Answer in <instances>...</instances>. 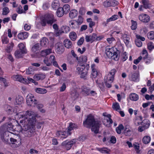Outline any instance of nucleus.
<instances>
[{
  "mask_svg": "<svg viewBox=\"0 0 154 154\" xmlns=\"http://www.w3.org/2000/svg\"><path fill=\"white\" fill-rule=\"evenodd\" d=\"M116 72V69H113L110 71L108 74L104 77V80L105 85L108 88H109L111 87V84L113 82Z\"/></svg>",
  "mask_w": 154,
  "mask_h": 154,
  "instance_id": "4",
  "label": "nucleus"
},
{
  "mask_svg": "<svg viewBox=\"0 0 154 154\" xmlns=\"http://www.w3.org/2000/svg\"><path fill=\"white\" fill-rule=\"evenodd\" d=\"M77 127V125L75 124L70 123L66 131H58L56 133V135L61 138H65L69 135H70L72 133V131L76 128Z\"/></svg>",
  "mask_w": 154,
  "mask_h": 154,
  "instance_id": "3",
  "label": "nucleus"
},
{
  "mask_svg": "<svg viewBox=\"0 0 154 154\" xmlns=\"http://www.w3.org/2000/svg\"><path fill=\"white\" fill-rule=\"evenodd\" d=\"M130 100L132 101H136L139 98L138 95L135 93H132L129 95Z\"/></svg>",
  "mask_w": 154,
  "mask_h": 154,
  "instance_id": "31",
  "label": "nucleus"
},
{
  "mask_svg": "<svg viewBox=\"0 0 154 154\" xmlns=\"http://www.w3.org/2000/svg\"><path fill=\"white\" fill-rule=\"evenodd\" d=\"M46 77L45 74L40 73L35 74L33 77L34 79L36 81L42 80L44 79Z\"/></svg>",
  "mask_w": 154,
  "mask_h": 154,
  "instance_id": "19",
  "label": "nucleus"
},
{
  "mask_svg": "<svg viewBox=\"0 0 154 154\" xmlns=\"http://www.w3.org/2000/svg\"><path fill=\"white\" fill-rule=\"evenodd\" d=\"M107 117H104L103 122L104 125L107 127H109L111 126V125L113 123V121L111 119V115H108Z\"/></svg>",
  "mask_w": 154,
  "mask_h": 154,
  "instance_id": "9",
  "label": "nucleus"
},
{
  "mask_svg": "<svg viewBox=\"0 0 154 154\" xmlns=\"http://www.w3.org/2000/svg\"><path fill=\"white\" fill-rule=\"evenodd\" d=\"M2 41L3 44H7L9 42V39L7 36L3 35L1 37Z\"/></svg>",
  "mask_w": 154,
  "mask_h": 154,
  "instance_id": "47",
  "label": "nucleus"
},
{
  "mask_svg": "<svg viewBox=\"0 0 154 154\" xmlns=\"http://www.w3.org/2000/svg\"><path fill=\"white\" fill-rule=\"evenodd\" d=\"M91 74L94 78H95L98 74L97 66L95 64H93L91 65Z\"/></svg>",
  "mask_w": 154,
  "mask_h": 154,
  "instance_id": "15",
  "label": "nucleus"
},
{
  "mask_svg": "<svg viewBox=\"0 0 154 154\" xmlns=\"http://www.w3.org/2000/svg\"><path fill=\"white\" fill-rule=\"evenodd\" d=\"M143 59L144 60L146 63L147 64H149L153 60V58L152 57L148 56H143Z\"/></svg>",
  "mask_w": 154,
  "mask_h": 154,
  "instance_id": "29",
  "label": "nucleus"
},
{
  "mask_svg": "<svg viewBox=\"0 0 154 154\" xmlns=\"http://www.w3.org/2000/svg\"><path fill=\"white\" fill-rule=\"evenodd\" d=\"M69 17L72 19L74 18L77 16L78 11L75 9L71 10L69 13Z\"/></svg>",
  "mask_w": 154,
  "mask_h": 154,
  "instance_id": "28",
  "label": "nucleus"
},
{
  "mask_svg": "<svg viewBox=\"0 0 154 154\" xmlns=\"http://www.w3.org/2000/svg\"><path fill=\"white\" fill-rule=\"evenodd\" d=\"M112 108L116 111L119 112L121 109L119 104L118 103H113Z\"/></svg>",
  "mask_w": 154,
  "mask_h": 154,
  "instance_id": "40",
  "label": "nucleus"
},
{
  "mask_svg": "<svg viewBox=\"0 0 154 154\" xmlns=\"http://www.w3.org/2000/svg\"><path fill=\"white\" fill-rule=\"evenodd\" d=\"M135 44L136 45L139 47H141L142 45L141 42L138 40H137L135 41Z\"/></svg>",
  "mask_w": 154,
  "mask_h": 154,
  "instance_id": "64",
  "label": "nucleus"
},
{
  "mask_svg": "<svg viewBox=\"0 0 154 154\" xmlns=\"http://www.w3.org/2000/svg\"><path fill=\"white\" fill-rule=\"evenodd\" d=\"M129 77L130 80L134 82H138L139 80V74L136 72L131 73Z\"/></svg>",
  "mask_w": 154,
  "mask_h": 154,
  "instance_id": "13",
  "label": "nucleus"
},
{
  "mask_svg": "<svg viewBox=\"0 0 154 154\" xmlns=\"http://www.w3.org/2000/svg\"><path fill=\"white\" fill-rule=\"evenodd\" d=\"M77 140L74 139L70 141L66 140L63 142L62 143V145L64 146L67 150H69L71 149L72 146L75 144L77 142Z\"/></svg>",
  "mask_w": 154,
  "mask_h": 154,
  "instance_id": "8",
  "label": "nucleus"
},
{
  "mask_svg": "<svg viewBox=\"0 0 154 154\" xmlns=\"http://www.w3.org/2000/svg\"><path fill=\"white\" fill-rule=\"evenodd\" d=\"M134 147L136 151V152L139 153L140 152V146H139V144L137 143H135L133 144Z\"/></svg>",
  "mask_w": 154,
  "mask_h": 154,
  "instance_id": "53",
  "label": "nucleus"
},
{
  "mask_svg": "<svg viewBox=\"0 0 154 154\" xmlns=\"http://www.w3.org/2000/svg\"><path fill=\"white\" fill-rule=\"evenodd\" d=\"M75 21L77 22L78 24L81 25L83 21V18L82 16L79 15L78 19L77 20H75Z\"/></svg>",
  "mask_w": 154,
  "mask_h": 154,
  "instance_id": "56",
  "label": "nucleus"
},
{
  "mask_svg": "<svg viewBox=\"0 0 154 154\" xmlns=\"http://www.w3.org/2000/svg\"><path fill=\"white\" fill-rule=\"evenodd\" d=\"M140 123H141V125L147 128H148L150 125V122L147 119H145L142 122H140ZM137 123L138 125H139L140 122H138Z\"/></svg>",
  "mask_w": 154,
  "mask_h": 154,
  "instance_id": "25",
  "label": "nucleus"
},
{
  "mask_svg": "<svg viewBox=\"0 0 154 154\" xmlns=\"http://www.w3.org/2000/svg\"><path fill=\"white\" fill-rule=\"evenodd\" d=\"M124 38L123 39L126 45H128L129 42V39L130 38L129 37H127V35L126 34L124 35Z\"/></svg>",
  "mask_w": 154,
  "mask_h": 154,
  "instance_id": "54",
  "label": "nucleus"
},
{
  "mask_svg": "<svg viewBox=\"0 0 154 154\" xmlns=\"http://www.w3.org/2000/svg\"><path fill=\"white\" fill-rule=\"evenodd\" d=\"M139 20L143 23H148L150 20V17L147 15L142 14L139 16Z\"/></svg>",
  "mask_w": 154,
  "mask_h": 154,
  "instance_id": "12",
  "label": "nucleus"
},
{
  "mask_svg": "<svg viewBox=\"0 0 154 154\" xmlns=\"http://www.w3.org/2000/svg\"><path fill=\"white\" fill-rule=\"evenodd\" d=\"M56 21L54 15L52 14H48L42 19L41 24L42 26H45L46 24L51 25Z\"/></svg>",
  "mask_w": 154,
  "mask_h": 154,
  "instance_id": "6",
  "label": "nucleus"
},
{
  "mask_svg": "<svg viewBox=\"0 0 154 154\" xmlns=\"http://www.w3.org/2000/svg\"><path fill=\"white\" fill-rule=\"evenodd\" d=\"M62 9L64 12V14H67L70 10V7L68 4H66L63 6Z\"/></svg>",
  "mask_w": 154,
  "mask_h": 154,
  "instance_id": "38",
  "label": "nucleus"
},
{
  "mask_svg": "<svg viewBox=\"0 0 154 154\" xmlns=\"http://www.w3.org/2000/svg\"><path fill=\"white\" fill-rule=\"evenodd\" d=\"M119 51L118 50L116 51L113 52V53L112 55V56L110 58L114 60L115 61L118 60L119 58Z\"/></svg>",
  "mask_w": 154,
  "mask_h": 154,
  "instance_id": "27",
  "label": "nucleus"
},
{
  "mask_svg": "<svg viewBox=\"0 0 154 154\" xmlns=\"http://www.w3.org/2000/svg\"><path fill=\"white\" fill-rule=\"evenodd\" d=\"M83 125L87 128L91 127V131L95 134L98 133L99 128L102 126L101 122L95 121L94 116L91 114L87 116V119L83 122Z\"/></svg>",
  "mask_w": 154,
  "mask_h": 154,
  "instance_id": "2",
  "label": "nucleus"
},
{
  "mask_svg": "<svg viewBox=\"0 0 154 154\" xmlns=\"http://www.w3.org/2000/svg\"><path fill=\"white\" fill-rule=\"evenodd\" d=\"M147 37L149 39L151 40L154 39V32L151 31L147 34Z\"/></svg>",
  "mask_w": 154,
  "mask_h": 154,
  "instance_id": "51",
  "label": "nucleus"
},
{
  "mask_svg": "<svg viewBox=\"0 0 154 154\" xmlns=\"http://www.w3.org/2000/svg\"><path fill=\"white\" fill-rule=\"evenodd\" d=\"M148 49L150 50H152L154 49V44L152 42H150L148 44Z\"/></svg>",
  "mask_w": 154,
  "mask_h": 154,
  "instance_id": "59",
  "label": "nucleus"
},
{
  "mask_svg": "<svg viewBox=\"0 0 154 154\" xmlns=\"http://www.w3.org/2000/svg\"><path fill=\"white\" fill-rule=\"evenodd\" d=\"M14 46V44L12 42H11L8 44V46L6 49V51L8 53L10 52L13 50Z\"/></svg>",
  "mask_w": 154,
  "mask_h": 154,
  "instance_id": "42",
  "label": "nucleus"
},
{
  "mask_svg": "<svg viewBox=\"0 0 154 154\" xmlns=\"http://www.w3.org/2000/svg\"><path fill=\"white\" fill-rule=\"evenodd\" d=\"M124 127L122 124H120L116 128V131L118 134H120L121 133V131L123 130Z\"/></svg>",
  "mask_w": 154,
  "mask_h": 154,
  "instance_id": "46",
  "label": "nucleus"
},
{
  "mask_svg": "<svg viewBox=\"0 0 154 154\" xmlns=\"http://www.w3.org/2000/svg\"><path fill=\"white\" fill-rule=\"evenodd\" d=\"M51 49L45 50L41 51V55L42 56L45 57L51 53Z\"/></svg>",
  "mask_w": 154,
  "mask_h": 154,
  "instance_id": "33",
  "label": "nucleus"
},
{
  "mask_svg": "<svg viewBox=\"0 0 154 154\" xmlns=\"http://www.w3.org/2000/svg\"><path fill=\"white\" fill-rule=\"evenodd\" d=\"M56 51L59 54H61L64 51V48L62 43L57 42L56 45Z\"/></svg>",
  "mask_w": 154,
  "mask_h": 154,
  "instance_id": "14",
  "label": "nucleus"
},
{
  "mask_svg": "<svg viewBox=\"0 0 154 154\" xmlns=\"http://www.w3.org/2000/svg\"><path fill=\"white\" fill-rule=\"evenodd\" d=\"M114 48L111 47L110 48L109 47L107 46L106 48V53L107 57L110 58L112 56V55L114 51Z\"/></svg>",
  "mask_w": 154,
  "mask_h": 154,
  "instance_id": "16",
  "label": "nucleus"
},
{
  "mask_svg": "<svg viewBox=\"0 0 154 154\" xmlns=\"http://www.w3.org/2000/svg\"><path fill=\"white\" fill-rule=\"evenodd\" d=\"M26 53L25 52V51L23 50L21 51L19 49L16 50L14 52V55L15 57L17 58H19L22 57L24 54Z\"/></svg>",
  "mask_w": 154,
  "mask_h": 154,
  "instance_id": "17",
  "label": "nucleus"
},
{
  "mask_svg": "<svg viewBox=\"0 0 154 154\" xmlns=\"http://www.w3.org/2000/svg\"><path fill=\"white\" fill-rule=\"evenodd\" d=\"M70 94L71 98L73 100H76L79 96L77 91L74 89H72L71 91Z\"/></svg>",
  "mask_w": 154,
  "mask_h": 154,
  "instance_id": "21",
  "label": "nucleus"
},
{
  "mask_svg": "<svg viewBox=\"0 0 154 154\" xmlns=\"http://www.w3.org/2000/svg\"><path fill=\"white\" fill-rule=\"evenodd\" d=\"M31 26L29 24L26 23L24 26V29L26 31H28L30 29Z\"/></svg>",
  "mask_w": 154,
  "mask_h": 154,
  "instance_id": "63",
  "label": "nucleus"
},
{
  "mask_svg": "<svg viewBox=\"0 0 154 154\" xmlns=\"http://www.w3.org/2000/svg\"><path fill=\"white\" fill-rule=\"evenodd\" d=\"M132 25L131 28L132 29L134 30L136 29L137 28V24L136 21L133 20H131Z\"/></svg>",
  "mask_w": 154,
  "mask_h": 154,
  "instance_id": "48",
  "label": "nucleus"
},
{
  "mask_svg": "<svg viewBox=\"0 0 154 154\" xmlns=\"http://www.w3.org/2000/svg\"><path fill=\"white\" fill-rule=\"evenodd\" d=\"M97 149L102 153L109 154L110 152L109 149L105 147L98 148H97Z\"/></svg>",
  "mask_w": 154,
  "mask_h": 154,
  "instance_id": "30",
  "label": "nucleus"
},
{
  "mask_svg": "<svg viewBox=\"0 0 154 154\" xmlns=\"http://www.w3.org/2000/svg\"><path fill=\"white\" fill-rule=\"evenodd\" d=\"M28 36V33L27 32H24L19 33L17 37L19 39L23 40L27 38Z\"/></svg>",
  "mask_w": 154,
  "mask_h": 154,
  "instance_id": "20",
  "label": "nucleus"
},
{
  "mask_svg": "<svg viewBox=\"0 0 154 154\" xmlns=\"http://www.w3.org/2000/svg\"><path fill=\"white\" fill-rule=\"evenodd\" d=\"M96 34L93 33L91 35H86L85 36V40L87 42H88L90 41L93 42L96 40Z\"/></svg>",
  "mask_w": 154,
  "mask_h": 154,
  "instance_id": "18",
  "label": "nucleus"
},
{
  "mask_svg": "<svg viewBox=\"0 0 154 154\" xmlns=\"http://www.w3.org/2000/svg\"><path fill=\"white\" fill-rule=\"evenodd\" d=\"M80 75V78H81L83 79H87V77L88 75V72L87 71H84L82 72H81L80 74H79Z\"/></svg>",
  "mask_w": 154,
  "mask_h": 154,
  "instance_id": "50",
  "label": "nucleus"
},
{
  "mask_svg": "<svg viewBox=\"0 0 154 154\" xmlns=\"http://www.w3.org/2000/svg\"><path fill=\"white\" fill-rule=\"evenodd\" d=\"M118 18V16L117 15H114L106 20L107 23L109 22L115 20L117 19Z\"/></svg>",
  "mask_w": 154,
  "mask_h": 154,
  "instance_id": "44",
  "label": "nucleus"
},
{
  "mask_svg": "<svg viewBox=\"0 0 154 154\" xmlns=\"http://www.w3.org/2000/svg\"><path fill=\"white\" fill-rule=\"evenodd\" d=\"M23 103V98L21 96L18 95L16 98L15 103L18 105H20Z\"/></svg>",
  "mask_w": 154,
  "mask_h": 154,
  "instance_id": "32",
  "label": "nucleus"
},
{
  "mask_svg": "<svg viewBox=\"0 0 154 154\" xmlns=\"http://www.w3.org/2000/svg\"><path fill=\"white\" fill-rule=\"evenodd\" d=\"M85 68V66L84 64H82L81 65H78L77 67V70L79 73V74H80L81 72L83 71Z\"/></svg>",
  "mask_w": 154,
  "mask_h": 154,
  "instance_id": "41",
  "label": "nucleus"
},
{
  "mask_svg": "<svg viewBox=\"0 0 154 154\" xmlns=\"http://www.w3.org/2000/svg\"><path fill=\"white\" fill-rule=\"evenodd\" d=\"M143 7L145 9H147L151 7V5L148 0H142Z\"/></svg>",
  "mask_w": 154,
  "mask_h": 154,
  "instance_id": "23",
  "label": "nucleus"
},
{
  "mask_svg": "<svg viewBox=\"0 0 154 154\" xmlns=\"http://www.w3.org/2000/svg\"><path fill=\"white\" fill-rule=\"evenodd\" d=\"M51 6L54 9L56 10L60 6V3L58 1H55L53 2L51 4Z\"/></svg>",
  "mask_w": 154,
  "mask_h": 154,
  "instance_id": "35",
  "label": "nucleus"
},
{
  "mask_svg": "<svg viewBox=\"0 0 154 154\" xmlns=\"http://www.w3.org/2000/svg\"><path fill=\"white\" fill-rule=\"evenodd\" d=\"M63 43L65 46L68 48H71L72 45V43L71 41L70 40L67 39L64 40Z\"/></svg>",
  "mask_w": 154,
  "mask_h": 154,
  "instance_id": "26",
  "label": "nucleus"
},
{
  "mask_svg": "<svg viewBox=\"0 0 154 154\" xmlns=\"http://www.w3.org/2000/svg\"><path fill=\"white\" fill-rule=\"evenodd\" d=\"M132 130L131 129H128V130H125L124 134L127 136H130L132 133Z\"/></svg>",
  "mask_w": 154,
  "mask_h": 154,
  "instance_id": "52",
  "label": "nucleus"
},
{
  "mask_svg": "<svg viewBox=\"0 0 154 154\" xmlns=\"http://www.w3.org/2000/svg\"><path fill=\"white\" fill-rule=\"evenodd\" d=\"M122 60L124 61H125L128 58V56L126 52H124L122 55Z\"/></svg>",
  "mask_w": 154,
  "mask_h": 154,
  "instance_id": "60",
  "label": "nucleus"
},
{
  "mask_svg": "<svg viewBox=\"0 0 154 154\" xmlns=\"http://www.w3.org/2000/svg\"><path fill=\"white\" fill-rule=\"evenodd\" d=\"M69 25L71 28L73 29H75L77 27L74 21H72L69 22Z\"/></svg>",
  "mask_w": 154,
  "mask_h": 154,
  "instance_id": "61",
  "label": "nucleus"
},
{
  "mask_svg": "<svg viewBox=\"0 0 154 154\" xmlns=\"http://www.w3.org/2000/svg\"><path fill=\"white\" fill-rule=\"evenodd\" d=\"M63 32L67 33L70 31V28L67 26H63L62 27Z\"/></svg>",
  "mask_w": 154,
  "mask_h": 154,
  "instance_id": "58",
  "label": "nucleus"
},
{
  "mask_svg": "<svg viewBox=\"0 0 154 154\" xmlns=\"http://www.w3.org/2000/svg\"><path fill=\"white\" fill-rule=\"evenodd\" d=\"M53 28L56 30V34L57 35H60V32L58 31V26L57 24H54L53 26Z\"/></svg>",
  "mask_w": 154,
  "mask_h": 154,
  "instance_id": "57",
  "label": "nucleus"
},
{
  "mask_svg": "<svg viewBox=\"0 0 154 154\" xmlns=\"http://www.w3.org/2000/svg\"><path fill=\"white\" fill-rule=\"evenodd\" d=\"M64 14L63 11V10L62 7L59 8L57 11V15L59 17H62Z\"/></svg>",
  "mask_w": 154,
  "mask_h": 154,
  "instance_id": "36",
  "label": "nucleus"
},
{
  "mask_svg": "<svg viewBox=\"0 0 154 154\" xmlns=\"http://www.w3.org/2000/svg\"><path fill=\"white\" fill-rule=\"evenodd\" d=\"M18 130H16L14 128V126L12 124V123H6L1 126V128L4 131H7L10 133L14 134L11 131H16L17 132H20L22 131V128L21 126L20 125H18L17 126Z\"/></svg>",
  "mask_w": 154,
  "mask_h": 154,
  "instance_id": "5",
  "label": "nucleus"
},
{
  "mask_svg": "<svg viewBox=\"0 0 154 154\" xmlns=\"http://www.w3.org/2000/svg\"><path fill=\"white\" fill-rule=\"evenodd\" d=\"M10 12L8 8L7 7H5L3 9L2 14L4 15H7Z\"/></svg>",
  "mask_w": 154,
  "mask_h": 154,
  "instance_id": "55",
  "label": "nucleus"
},
{
  "mask_svg": "<svg viewBox=\"0 0 154 154\" xmlns=\"http://www.w3.org/2000/svg\"><path fill=\"white\" fill-rule=\"evenodd\" d=\"M12 78L14 81H19L24 83H26V79L23 78L21 75H14L12 76Z\"/></svg>",
  "mask_w": 154,
  "mask_h": 154,
  "instance_id": "11",
  "label": "nucleus"
},
{
  "mask_svg": "<svg viewBox=\"0 0 154 154\" xmlns=\"http://www.w3.org/2000/svg\"><path fill=\"white\" fill-rule=\"evenodd\" d=\"M82 93L84 95L87 96L90 94V89L85 86H84L82 87Z\"/></svg>",
  "mask_w": 154,
  "mask_h": 154,
  "instance_id": "24",
  "label": "nucleus"
},
{
  "mask_svg": "<svg viewBox=\"0 0 154 154\" xmlns=\"http://www.w3.org/2000/svg\"><path fill=\"white\" fill-rule=\"evenodd\" d=\"M39 45L38 43H37L34 45L32 47V51L33 52H35L38 50H39Z\"/></svg>",
  "mask_w": 154,
  "mask_h": 154,
  "instance_id": "45",
  "label": "nucleus"
},
{
  "mask_svg": "<svg viewBox=\"0 0 154 154\" xmlns=\"http://www.w3.org/2000/svg\"><path fill=\"white\" fill-rule=\"evenodd\" d=\"M118 2L115 0H106L103 3L105 7L107 8L111 6H115L117 4Z\"/></svg>",
  "mask_w": 154,
  "mask_h": 154,
  "instance_id": "10",
  "label": "nucleus"
},
{
  "mask_svg": "<svg viewBox=\"0 0 154 154\" xmlns=\"http://www.w3.org/2000/svg\"><path fill=\"white\" fill-rule=\"evenodd\" d=\"M34 71V69L32 67H29L28 68L26 71V73L27 74L29 75L31 74Z\"/></svg>",
  "mask_w": 154,
  "mask_h": 154,
  "instance_id": "49",
  "label": "nucleus"
},
{
  "mask_svg": "<svg viewBox=\"0 0 154 154\" xmlns=\"http://www.w3.org/2000/svg\"><path fill=\"white\" fill-rule=\"evenodd\" d=\"M18 47L19 48V50L21 51L24 50L25 52L27 53V50L26 48L25 45L24 43H21L19 44L18 45Z\"/></svg>",
  "mask_w": 154,
  "mask_h": 154,
  "instance_id": "43",
  "label": "nucleus"
},
{
  "mask_svg": "<svg viewBox=\"0 0 154 154\" xmlns=\"http://www.w3.org/2000/svg\"><path fill=\"white\" fill-rule=\"evenodd\" d=\"M150 137L148 136H144L142 139L143 142L145 144L148 143L150 142Z\"/></svg>",
  "mask_w": 154,
  "mask_h": 154,
  "instance_id": "39",
  "label": "nucleus"
},
{
  "mask_svg": "<svg viewBox=\"0 0 154 154\" xmlns=\"http://www.w3.org/2000/svg\"><path fill=\"white\" fill-rule=\"evenodd\" d=\"M85 9L84 8H82L79 9V13L81 15H84L85 13Z\"/></svg>",
  "mask_w": 154,
  "mask_h": 154,
  "instance_id": "62",
  "label": "nucleus"
},
{
  "mask_svg": "<svg viewBox=\"0 0 154 154\" xmlns=\"http://www.w3.org/2000/svg\"><path fill=\"white\" fill-rule=\"evenodd\" d=\"M48 40L46 37L42 38L40 41V45L43 47L47 46L48 45Z\"/></svg>",
  "mask_w": 154,
  "mask_h": 154,
  "instance_id": "22",
  "label": "nucleus"
},
{
  "mask_svg": "<svg viewBox=\"0 0 154 154\" xmlns=\"http://www.w3.org/2000/svg\"><path fill=\"white\" fill-rule=\"evenodd\" d=\"M69 37L72 40L74 41L76 39L77 36L75 32H72L69 33Z\"/></svg>",
  "mask_w": 154,
  "mask_h": 154,
  "instance_id": "37",
  "label": "nucleus"
},
{
  "mask_svg": "<svg viewBox=\"0 0 154 154\" xmlns=\"http://www.w3.org/2000/svg\"><path fill=\"white\" fill-rule=\"evenodd\" d=\"M20 115L22 116V118L25 119L20 121L25 129L28 130L31 128H33L36 122L35 117H38V115L32 111H27L22 113Z\"/></svg>",
  "mask_w": 154,
  "mask_h": 154,
  "instance_id": "1",
  "label": "nucleus"
},
{
  "mask_svg": "<svg viewBox=\"0 0 154 154\" xmlns=\"http://www.w3.org/2000/svg\"><path fill=\"white\" fill-rule=\"evenodd\" d=\"M35 91L37 93L44 94L47 92V90L44 88H36L35 89Z\"/></svg>",
  "mask_w": 154,
  "mask_h": 154,
  "instance_id": "34",
  "label": "nucleus"
},
{
  "mask_svg": "<svg viewBox=\"0 0 154 154\" xmlns=\"http://www.w3.org/2000/svg\"><path fill=\"white\" fill-rule=\"evenodd\" d=\"M27 104L28 106H35L37 104V100L32 94H29L26 97Z\"/></svg>",
  "mask_w": 154,
  "mask_h": 154,
  "instance_id": "7",
  "label": "nucleus"
}]
</instances>
